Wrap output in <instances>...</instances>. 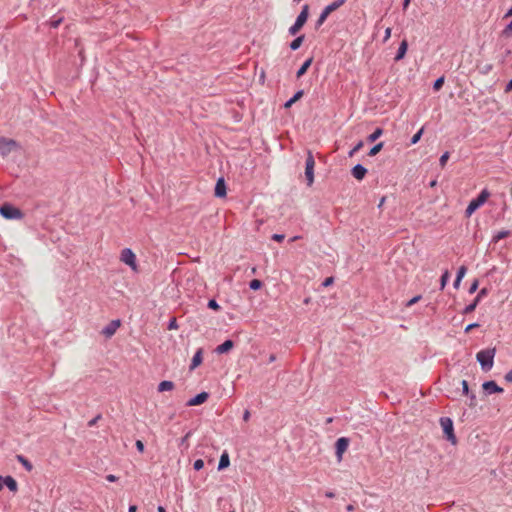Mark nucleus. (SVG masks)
I'll return each mask as SVG.
<instances>
[{
    "mask_svg": "<svg viewBox=\"0 0 512 512\" xmlns=\"http://www.w3.org/2000/svg\"><path fill=\"white\" fill-rule=\"evenodd\" d=\"M496 355V348H486L483 350H480L476 354V360L481 366V369L484 372H488L492 369L494 365V357Z\"/></svg>",
    "mask_w": 512,
    "mask_h": 512,
    "instance_id": "1",
    "label": "nucleus"
},
{
    "mask_svg": "<svg viewBox=\"0 0 512 512\" xmlns=\"http://www.w3.org/2000/svg\"><path fill=\"white\" fill-rule=\"evenodd\" d=\"M488 189H483L476 198L472 199L465 210V216L470 217L477 209H479L490 197Z\"/></svg>",
    "mask_w": 512,
    "mask_h": 512,
    "instance_id": "2",
    "label": "nucleus"
},
{
    "mask_svg": "<svg viewBox=\"0 0 512 512\" xmlns=\"http://www.w3.org/2000/svg\"><path fill=\"white\" fill-rule=\"evenodd\" d=\"M346 3V0H334L332 3L328 4L320 13L317 21L315 22V29H319L324 22L327 20L328 16L339 9L342 5Z\"/></svg>",
    "mask_w": 512,
    "mask_h": 512,
    "instance_id": "3",
    "label": "nucleus"
},
{
    "mask_svg": "<svg viewBox=\"0 0 512 512\" xmlns=\"http://www.w3.org/2000/svg\"><path fill=\"white\" fill-rule=\"evenodd\" d=\"M0 215L7 220L22 219L24 217L21 209L8 202L0 206Z\"/></svg>",
    "mask_w": 512,
    "mask_h": 512,
    "instance_id": "4",
    "label": "nucleus"
},
{
    "mask_svg": "<svg viewBox=\"0 0 512 512\" xmlns=\"http://www.w3.org/2000/svg\"><path fill=\"white\" fill-rule=\"evenodd\" d=\"M309 18V6L305 4L302 7L301 12L297 16L294 24L289 28L288 32L290 35L295 36L306 24Z\"/></svg>",
    "mask_w": 512,
    "mask_h": 512,
    "instance_id": "5",
    "label": "nucleus"
},
{
    "mask_svg": "<svg viewBox=\"0 0 512 512\" xmlns=\"http://www.w3.org/2000/svg\"><path fill=\"white\" fill-rule=\"evenodd\" d=\"M440 425L443 429L445 439L451 444L455 445L457 443V438L454 433V425L452 419L449 417H441Z\"/></svg>",
    "mask_w": 512,
    "mask_h": 512,
    "instance_id": "6",
    "label": "nucleus"
},
{
    "mask_svg": "<svg viewBox=\"0 0 512 512\" xmlns=\"http://www.w3.org/2000/svg\"><path fill=\"white\" fill-rule=\"evenodd\" d=\"M314 167H315V159H314L312 152L309 150L307 152V157L305 160V177H306L308 186H311L314 182Z\"/></svg>",
    "mask_w": 512,
    "mask_h": 512,
    "instance_id": "7",
    "label": "nucleus"
},
{
    "mask_svg": "<svg viewBox=\"0 0 512 512\" xmlns=\"http://www.w3.org/2000/svg\"><path fill=\"white\" fill-rule=\"evenodd\" d=\"M121 261L128 265L133 271H137L136 255L130 248L121 251Z\"/></svg>",
    "mask_w": 512,
    "mask_h": 512,
    "instance_id": "8",
    "label": "nucleus"
},
{
    "mask_svg": "<svg viewBox=\"0 0 512 512\" xmlns=\"http://www.w3.org/2000/svg\"><path fill=\"white\" fill-rule=\"evenodd\" d=\"M18 146L15 140L0 137V154L2 156H7L13 149L18 148Z\"/></svg>",
    "mask_w": 512,
    "mask_h": 512,
    "instance_id": "9",
    "label": "nucleus"
},
{
    "mask_svg": "<svg viewBox=\"0 0 512 512\" xmlns=\"http://www.w3.org/2000/svg\"><path fill=\"white\" fill-rule=\"evenodd\" d=\"M349 439L346 437H340L335 442V454L338 461L342 460L343 454L346 452L349 446Z\"/></svg>",
    "mask_w": 512,
    "mask_h": 512,
    "instance_id": "10",
    "label": "nucleus"
},
{
    "mask_svg": "<svg viewBox=\"0 0 512 512\" xmlns=\"http://www.w3.org/2000/svg\"><path fill=\"white\" fill-rule=\"evenodd\" d=\"M482 389L486 395L500 394L504 391L494 380L485 381L482 384Z\"/></svg>",
    "mask_w": 512,
    "mask_h": 512,
    "instance_id": "11",
    "label": "nucleus"
},
{
    "mask_svg": "<svg viewBox=\"0 0 512 512\" xmlns=\"http://www.w3.org/2000/svg\"><path fill=\"white\" fill-rule=\"evenodd\" d=\"M209 396L210 395L208 392L202 391V392L198 393L197 395H195L194 397L190 398L187 401L186 406L191 407V406L201 405L208 400Z\"/></svg>",
    "mask_w": 512,
    "mask_h": 512,
    "instance_id": "12",
    "label": "nucleus"
},
{
    "mask_svg": "<svg viewBox=\"0 0 512 512\" xmlns=\"http://www.w3.org/2000/svg\"><path fill=\"white\" fill-rule=\"evenodd\" d=\"M120 325L121 321L119 319L112 320L102 329L101 334H103L106 338H110L115 334Z\"/></svg>",
    "mask_w": 512,
    "mask_h": 512,
    "instance_id": "13",
    "label": "nucleus"
},
{
    "mask_svg": "<svg viewBox=\"0 0 512 512\" xmlns=\"http://www.w3.org/2000/svg\"><path fill=\"white\" fill-rule=\"evenodd\" d=\"M227 194V186L226 182L223 177H220L217 179L215 188H214V195L217 198H223Z\"/></svg>",
    "mask_w": 512,
    "mask_h": 512,
    "instance_id": "14",
    "label": "nucleus"
},
{
    "mask_svg": "<svg viewBox=\"0 0 512 512\" xmlns=\"http://www.w3.org/2000/svg\"><path fill=\"white\" fill-rule=\"evenodd\" d=\"M367 172H368V170L362 164H356L351 169L352 176L359 181H361L365 178Z\"/></svg>",
    "mask_w": 512,
    "mask_h": 512,
    "instance_id": "15",
    "label": "nucleus"
},
{
    "mask_svg": "<svg viewBox=\"0 0 512 512\" xmlns=\"http://www.w3.org/2000/svg\"><path fill=\"white\" fill-rule=\"evenodd\" d=\"M234 341L231 339L225 340L222 344L218 345L215 349L217 354H226L234 347Z\"/></svg>",
    "mask_w": 512,
    "mask_h": 512,
    "instance_id": "16",
    "label": "nucleus"
},
{
    "mask_svg": "<svg viewBox=\"0 0 512 512\" xmlns=\"http://www.w3.org/2000/svg\"><path fill=\"white\" fill-rule=\"evenodd\" d=\"M203 362V349L202 348H199L194 356L192 357V360H191V364L189 366V369L190 370H194L195 368H197L198 366H200Z\"/></svg>",
    "mask_w": 512,
    "mask_h": 512,
    "instance_id": "17",
    "label": "nucleus"
},
{
    "mask_svg": "<svg viewBox=\"0 0 512 512\" xmlns=\"http://www.w3.org/2000/svg\"><path fill=\"white\" fill-rule=\"evenodd\" d=\"M407 50H408V41L406 39H404L399 44V47H398L397 53L394 57V60L396 62H398V61L404 59V57L407 53Z\"/></svg>",
    "mask_w": 512,
    "mask_h": 512,
    "instance_id": "18",
    "label": "nucleus"
},
{
    "mask_svg": "<svg viewBox=\"0 0 512 512\" xmlns=\"http://www.w3.org/2000/svg\"><path fill=\"white\" fill-rule=\"evenodd\" d=\"M312 62H313V57H309L308 59H306L303 62V64L300 66V68L296 72L297 79L301 78L302 76H304L306 74V72L310 68Z\"/></svg>",
    "mask_w": 512,
    "mask_h": 512,
    "instance_id": "19",
    "label": "nucleus"
},
{
    "mask_svg": "<svg viewBox=\"0 0 512 512\" xmlns=\"http://www.w3.org/2000/svg\"><path fill=\"white\" fill-rule=\"evenodd\" d=\"M4 486H6L9 491L16 493L18 491V483L17 481L10 475L5 476V483Z\"/></svg>",
    "mask_w": 512,
    "mask_h": 512,
    "instance_id": "20",
    "label": "nucleus"
},
{
    "mask_svg": "<svg viewBox=\"0 0 512 512\" xmlns=\"http://www.w3.org/2000/svg\"><path fill=\"white\" fill-rule=\"evenodd\" d=\"M303 95H304V90L300 89V90L296 91L295 94L284 103V108L292 107V105L294 103H296L298 100H300L303 97Z\"/></svg>",
    "mask_w": 512,
    "mask_h": 512,
    "instance_id": "21",
    "label": "nucleus"
},
{
    "mask_svg": "<svg viewBox=\"0 0 512 512\" xmlns=\"http://www.w3.org/2000/svg\"><path fill=\"white\" fill-rule=\"evenodd\" d=\"M230 465V458H229V454L224 451L221 456H220V459H219V463H218V470L221 471V470H224L226 469L227 467H229Z\"/></svg>",
    "mask_w": 512,
    "mask_h": 512,
    "instance_id": "22",
    "label": "nucleus"
},
{
    "mask_svg": "<svg viewBox=\"0 0 512 512\" xmlns=\"http://www.w3.org/2000/svg\"><path fill=\"white\" fill-rule=\"evenodd\" d=\"M175 387L174 382L169 380H163L158 384L157 390L158 392L171 391Z\"/></svg>",
    "mask_w": 512,
    "mask_h": 512,
    "instance_id": "23",
    "label": "nucleus"
},
{
    "mask_svg": "<svg viewBox=\"0 0 512 512\" xmlns=\"http://www.w3.org/2000/svg\"><path fill=\"white\" fill-rule=\"evenodd\" d=\"M304 39H305V35L304 34H302L300 36H297L295 39H293L290 42V44H289L290 49L293 50V51L298 50L301 47Z\"/></svg>",
    "mask_w": 512,
    "mask_h": 512,
    "instance_id": "24",
    "label": "nucleus"
},
{
    "mask_svg": "<svg viewBox=\"0 0 512 512\" xmlns=\"http://www.w3.org/2000/svg\"><path fill=\"white\" fill-rule=\"evenodd\" d=\"M16 459H17V461H18L19 463H21V464H22V466H23V467H24L28 472L32 471V469H33V465H32V463H31V462H30V461H29L25 456H23V455H21V454H18V455H16Z\"/></svg>",
    "mask_w": 512,
    "mask_h": 512,
    "instance_id": "25",
    "label": "nucleus"
},
{
    "mask_svg": "<svg viewBox=\"0 0 512 512\" xmlns=\"http://www.w3.org/2000/svg\"><path fill=\"white\" fill-rule=\"evenodd\" d=\"M384 130L380 127H377L370 135L367 137V141L369 143H374L378 138H380L383 134Z\"/></svg>",
    "mask_w": 512,
    "mask_h": 512,
    "instance_id": "26",
    "label": "nucleus"
},
{
    "mask_svg": "<svg viewBox=\"0 0 512 512\" xmlns=\"http://www.w3.org/2000/svg\"><path fill=\"white\" fill-rule=\"evenodd\" d=\"M511 234V232L509 230H501L499 232H497L493 238H492V242L493 243H497L499 242L500 240L504 239V238H507L509 235Z\"/></svg>",
    "mask_w": 512,
    "mask_h": 512,
    "instance_id": "27",
    "label": "nucleus"
},
{
    "mask_svg": "<svg viewBox=\"0 0 512 512\" xmlns=\"http://www.w3.org/2000/svg\"><path fill=\"white\" fill-rule=\"evenodd\" d=\"M479 303L478 299L474 298V300L463 309L462 314L467 315L472 313Z\"/></svg>",
    "mask_w": 512,
    "mask_h": 512,
    "instance_id": "28",
    "label": "nucleus"
},
{
    "mask_svg": "<svg viewBox=\"0 0 512 512\" xmlns=\"http://www.w3.org/2000/svg\"><path fill=\"white\" fill-rule=\"evenodd\" d=\"M384 147V143L383 142H379L377 144H375L368 152V156L370 157H373L375 155H377Z\"/></svg>",
    "mask_w": 512,
    "mask_h": 512,
    "instance_id": "29",
    "label": "nucleus"
},
{
    "mask_svg": "<svg viewBox=\"0 0 512 512\" xmlns=\"http://www.w3.org/2000/svg\"><path fill=\"white\" fill-rule=\"evenodd\" d=\"M262 286H263V282L259 279H252L249 282V288L253 291H257V290L261 289Z\"/></svg>",
    "mask_w": 512,
    "mask_h": 512,
    "instance_id": "30",
    "label": "nucleus"
},
{
    "mask_svg": "<svg viewBox=\"0 0 512 512\" xmlns=\"http://www.w3.org/2000/svg\"><path fill=\"white\" fill-rule=\"evenodd\" d=\"M444 82H445V77L444 76H441V77L437 78L434 81V83H433V90L434 91H439L443 87Z\"/></svg>",
    "mask_w": 512,
    "mask_h": 512,
    "instance_id": "31",
    "label": "nucleus"
},
{
    "mask_svg": "<svg viewBox=\"0 0 512 512\" xmlns=\"http://www.w3.org/2000/svg\"><path fill=\"white\" fill-rule=\"evenodd\" d=\"M449 277H450V274L448 272V270H446L442 275H441V278H440V289L443 290L449 280Z\"/></svg>",
    "mask_w": 512,
    "mask_h": 512,
    "instance_id": "32",
    "label": "nucleus"
},
{
    "mask_svg": "<svg viewBox=\"0 0 512 512\" xmlns=\"http://www.w3.org/2000/svg\"><path fill=\"white\" fill-rule=\"evenodd\" d=\"M423 131H424V128L422 127L420 130H418L411 138L410 140V143L412 145L418 143L422 137V134H423Z\"/></svg>",
    "mask_w": 512,
    "mask_h": 512,
    "instance_id": "33",
    "label": "nucleus"
},
{
    "mask_svg": "<svg viewBox=\"0 0 512 512\" xmlns=\"http://www.w3.org/2000/svg\"><path fill=\"white\" fill-rule=\"evenodd\" d=\"M207 307L214 311H219L221 309V306L218 304V302L215 299H210L208 301Z\"/></svg>",
    "mask_w": 512,
    "mask_h": 512,
    "instance_id": "34",
    "label": "nucleus"
},
{
    "mask_svg": "<svg viewBox=\"0 0 512 512\" xmlns=\"http://www.w3.org/2000/svg\"><path fill=\"white\" fill-rule=\"evenodd\" d=\"M488 293L489 290L486 287H484L478 292L475 298L478 299V301L480 302L484 297L488 295Z\"/></svg>",
    "mask_w": 512,
    "mask_h": 512,
    "instance_id": "35",
    "label": "nucleus"
},
{
    "mask_svg": "<svg viewBox=\"0 0 512 512\" xmlns=\"http://www.w3.org/2000/svg\"><path fill=\"white\" fill-rule=\"evenodd\" d=\"M449 156H450V154H449V152H447V151H446V152H444V153L441 155V157H440V159H439V164H440V166H441V167H444V166L446 165V163H447V161H448V159H449Z\"/></svg>",
    "mask_w": 512,
    "mask_h": 512,
    "instance_id": "36",
    "label": "nucleus"
},
{
    "mask_svg": "<svg viewBox=\"0 0 512 512\" xmlns=\"http://www.w3.org/2000/svg\"><path fill=\"white\" fill-rule=\"evenodd\" d=\"M191 434H192V432H191V431H188V432L186 433V435H185V436H183V437L180 439V443H179V446H180V447H181V446H185V448H188V442H187V440H188V438L191 436Z\"/></svg>",
    "mask_w": 512,
    "mask_h": 512,
    "instance_id": "37",
    "label": "nucleus"
},
{
    "mask_svg": "<svg viewBox=\"0 0 512 512\" xmlns=\"http://www.w3.org/2000/svg\"><path fill=\"white\" fill-rule=\"evenodd\" d=\"M479 287V280L478 279H474V281L471 283L470 287H469V294H473L477 291Z\"/></svg>",
    "mask_w": 512,
    "mask_h": 512,
    "instance_id": "38",
    "label": "nucleus"
},
{
    "mask_svg": "<svg viewBox=\"0 0 512 512\" xmlns=\"http://www.w3.org/2000/svg\"><path fill=\"white\" fill-rule=\"evenodd\" d=\"M178 328V324H177V320L175 317H172L169 322H168V325H167V329L168 330H174V329H177Z\"/></svg>",
    "mask_w": 512,
    "mask_h": 512,
    "instance_id": "39",
    "label": "nucleus"
},
{
    "mask_svg": "<svg viewBox=\"0 0 512 512\" xmlns=\"http://www.w3.org/2000/svg\"><path fill=\"white\" fill-rule=\"evenodd\" d=\"M62 21H63V18L51 19L49 21V26L51 28H58L60 26V24L62 23Z\"/></svg>",
    "mask_w": 512,
    "mask_h": 512,
    "instance_id": "40",
    "label": "nucleus"
},
{
    "mask_svg": "<svg viewBox=\"0 0 512 512\" xmlns=\"http://www.w3.org/2000/svg\"><path fill=\"white\" fill-rule=\"evenodd\" d=\"M364 143L363 141H359L354 147L353 149L349 152V156H353L356 152H358L362 147H363Z\"/></svg>",
    "mask_w": 512,
    "mask_h": 512,
    "instance_id": "41",
    "label": "nucleus"
},
{
    "mask_svg": "<svg viewBox=\"0 0 512 512\" xmlns=\"http://www.w3.org/2000/svg\"><path fill=\"white\" fill-rule=\"evenodd\" d=\"M422 298L421 295H416L413 298H411L409 301L406 302V307H411L412 305L416 304L420 299Z\"/></svg>",
    "mask_w": 512,
    "mask_h": 512,
    "instance_id": "42",
    "label": "nucleus"
},
{
    "mask_svg": "<svg viewBox=\"0 0 512 512\" xmlns=\"http://www.w3.org/2000/svg\"><path fill=\"white\" fill-rule=\"evenodd\" d=\"M204 467V461L202 459H197L193 463V468L196 471L201 470Z\"/></svg>",
    "mask_w": 512,
    "mask_h": 512,
    "instance_id": "43",
    "label": "nucleus"
},
{
    "mask_svg": "<svg viewBox=\"0 0 512 512\" xmlns=\"http://www.w3.org/2000/svg\"><path fill=\"white\" fill-rule=\"evenodd\" d=\"M461 386H462V393L464 395H469V393L471 392L470 389H469V385H468V382L466 380H462L461 381Z\"/></svg>",
    "mask_w": 512,
    "mask_h": 512,
    "instance_id": "44",
    "label": "nucleus"
},
{
    "mask_svg": "<svg viewBox=\"0 0 512 512\" xmlns=\"http://www.w3.org/2000/svg\"><path fill=\"white\" fill-rule=\"evenodd\" d=\"M466 272H467V268L465 266H461V267H459V269L457 271L456 277L458 279H463V277L465 276Z\"/></svg>",
    "mask_w": 512,
    "mask_h": 512,
    "instance_id": "45",
    "label": "nucleus"
},
{
    "mask_svg": "<svg viewBox=\"0 0 512 512\" xmlns=\"http://www.w3.org/2000/svg\"><path fill=\"white\" fill-rule=\"evenodd\" d=\"M469 397V407L471 408H474L477 404H476V395L472 392L469 393V395H467Z\"/></svg>",
    "mask_w": 512,
    "mask_h": 512,
    "instance_id": "46",
    "label": "nucleus"
},
{
    "mask_svg": "<svg viewBox=\"0 0 512 512\" xmlns=\"http://www.w3.org/2000/svg\"><path fill=\"white\" fill-rule=\"evenodd\" d=\"M102 418L101 414H97L93 419L88 422V427H93Z\"/></svg>",
    "mask_w": 512,
    "mask_h": 512,
    "instance_id": "47",
    "label": "nucleus"
},
{
    "mask_svg": "<svg viewBox=\"0 0 512 512\" xmlns=\"http://www.w3.org/2000/svg\"><path fill=\"white\" fill-rule=\"evenodd\" d=\"M334 283V277H327L324 279V281L322 282V286L323 287H329L330 285H332Z\"/></svg>",
    "mask_w": 512,
    "mask_h": 512,
    "instance_id": "48",
    "label": "nucleus"
},
{
    "mask_svg": "<svg viewBox=\"0 0 512 512\" xmlns=\"http://www.w3.org/2000/svg\"><path fill=\"white\" fill-rule=\"evenodd\" d=\"M272 240L276 241V242H282L284 239H285V235L284 234H273L272 237H271Z\"/></svg>",
    "mask_w": 512,
    "mask_h": 512,
    "instance_id": "49",
    "label": "nucleus"
},
{
    "mask_svg": "<svg viewBox=\"0 0 512 512\" xmlns=\"http://www.w3.org/2000/svg\"><path fill=\"white\" fill-rule=\"evenodd\" d=\"M135 446L137 448V450L140 452V453H143L144 450H145V446H144V443L141 441V440H137L136 443H135Z\"/></svg>",
    "mask_w": 512,
    "mask_h": 512,
    "instance_id": "50",
    "label": "nucleus"
},
{
    "mask_svg": "<svg viewBox=\"0 0 512 512\" xmlns=\"http://www.w3.org/2000/svg\"><path fill=\"white\" fill-rule=\"evenodd\" d=\"M479 326H480L479 323L474 322V323H471V324L467 325L464 331H465V333H468L471 330H473L475 328H478Z\"/></svg>",
    "mask_w": 512,
    "mask_h": 512,
    "instance_id": "51",
    "label": "nucleus"
},
{
    "mask_svg": "<svg viewBox=\"0 0 512 512\" xmlns=\"http://www.w3.org/2000/svg\"><path fill=\"white\" fill-rule=\"evenodd\" d=\"M504 379H505L507 382L512 383V369H511V370H509V371L505 374Z\"/></svg>",
    "mask_w": 512,
    "mask_h": 512,
    "instance_id": "52",
    "label": "nucleus"
},
{
    "mask_svg": "<svg viewBox=\"0 0 512 512\" xmlns=\"http://www.w3.org/2000/svg\"><path fill=\"white\" fill-rule=\"evenodd\" d=\"M504 91H505V93H509L510 91H512V78H511V79H510V81L506 84Z\"/></svg>",
    "mask_w": 512,
    "mask_h": 512,
    "instance_id": "53",
    "label": "nucleus"
},
{
    "mask_svg": "<svg viewBox=\"0 0 512 512\" xmlns=\"http://www.w3.org/2000/svg\"><path fill=\"white\" fill-rule=\"evenodd\" d=\"M106 480L109 481V482H115V481L118 480V477H116L113 474H109V475L106 476Z\"/></svg>",
    "mask_w": 512,
    "mask_h": 512,
    "instance_id": "54",
    "label": "nucleus"
},
{
    "mask_svg": "<svg viewBox=\"0 0 512 512\" xmlns=\"http://www.w3.org/2000/svg\"><path fill=\"white\" fill-rule=\"evenodd\" d=\"M250 416H251V414H250L249 410H245L243 413V420L248 421L250 419Z\"/></svg>",
    "mask_w": 512,
    "mask_h": 512,
    "instance_id": "55",
    "label": "nucleus"
},
{
    "mask_svg": "<svg viewBox=\"0 0 512 512\" xmlns=\"http://www.w3.org/2000/svg\"><path fill=\"white\" fill-rule=\"evenodd\" d=\"M410 2H411V0H403L402 8H403V10H404V11H406V10H407V8H408V7H409V5H410Z\"/></svg>",
    "mask_w": 512,
    "mask_h": 512,
    "instance_id": "56",
    "label": "nucleus"
},
{
    "mask_svg": "<svg viewBox=\"0 0 512 512\" xmlns=\"http://www.w3.org/2000/svg\"><path fill=\"white\" fill-rule=\"evenodd\" d=\"M461 281H462V279H458L457 277L455 278L454 283H453V286H454L455 289H458V287L460 286Z\"/></svg>",
    "mask_w": 512,
    "mask_h": 512,
    "instance_id": "57",
    "label": "nucleus"
},
{
    "mask_svg": "<svg viewBox=\"0 0 512 512\" xmlns=\"http://www.w3.org/2000/svg\"><path fill=\"white\" fill-rule=\"evenodd\" d=\"M390 36H391V28H387V29L385 30L384 40L389 39V38H390Z\"/></svg>",
    "mask_w": 512,
    "mask_h": 512,
    "instance_id": "58",
    "label": "nucleus"
},
{
    "mask_svg": "<svg viewBox=\"0 0 512 512\" xmlns=\"http://www.w3.org/2000/svg\"><path fill=\"white\" fill-rule=\"evenodd\" d=\"M512 17V6L507 10V12L504 14V19Z\"/></svg>",
    "mask_w": 512,
    "mask_h": 512,
    "instance_id": "59",
    "label": "nucleus"
},
{
    "mask_svg": "<svg viewBox=\"0 0 512 512\" xmlns=\"http://www.w3.org/2000/svg\"><path fill=\"white\" fill-rule=\"evenodd\" d=\"M78 55H79V57L81 58V61L83 62V61L85 60V56H84V51H83V49H82V48H81V49H79V51H78Z\"/></svg>",
    "mask_w": 512,
    "mask_h": 512,
    "instance_id": "60",
    "label": "nucleus"
},
{
    "mask_svg": "<svg viewBox=\"0 0 512 512\" xmlns=\"http://www.w3.org/2000/svg\"><path fill=\"white\" fill-rule=\"evenodd\" d=\"M5 476L0 475V490L4 488Z\"/></svg>",
    "mask_w": 512,
    "mask_h": 512,
    "instance_id": "61",
    "label": "nucleus"
},
{
    "mask_svg": "<svg viewBox=\"0 0 512 512\" xmlns=\"http://www.w3.org/2000/svg\"><path fill=\"white\" fill-rule=\"evenodd\" d=\"M325 496H326L327 498H334V497H335V494H334V492H332V491H326Z\"/></svg>",
    "mask_w": 512,
    "mask_h": 512,
    "instance_id": "62",
    "label": "nucleus"
},
{
    "mask_svg": "<svg viewBox=\"0 0 512 512\" xmlns=\"http://www.w3.org/2000/svg\"><path fill=\"white\" fill-rule=\"evenodd\" d=\"M137 511V506L136 505H130L129 508H128V512H136Z\"/></svg>",
    "mask_w": 512,
    "mask_h": 512,
    "instance_id": "63",
    "label": "nucleus"
},
{
    "mask_svg": "<svg viewBox=\"0 0 512 512\" xmlns=\"http://www.w3.org/2000/svg\"><path fill=\"white\" fill-rule=\"evenodd\" d=\"M275 360H276V355H275V354H270L269 359H268V362H269V363H272V362H274Z\"/></svg>",
    "mask_w": 512,
    "mask_h": 512,
    "instance_id": "64",
    "label": "nucleus"
}]
</instances>
